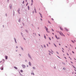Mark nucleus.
Instances as JSON below:
<instances>
[{
  "instance_id": "79ce46f5",
  "label": "nucleus",
  "mask_w": 76,
  "mask_h": 76,
  "mask_svg": "<svg viewBox=\"0 0 76 76\" xmlns=\"http://www.w3.org/2000/svg\"><path fill=\"white\" fill-rule=\"evenodd\" d=\"M62 50H64V48H62Z\"/></svg>"
},
{
  "instance_id": "6ab92c4d",
  "label": "nucleus",
  "mask_w": 76,
  "mask_h": 76,
  "mask_svg": "<svg viewBox=\"0 0 76 76\" xmlns=\"http://www.w3.org/2000/svg\"><path fill=\"white\" fill-rule=\"evenodd\" d=\"M55 37H56V38H57V35H55Z\"/></svg>"
},
{
  "instance_id": "49530a36",
  "label": "nucleus",
  "mask_w": 76,
  "mask_h": 76,
  "mask_svg": "<svg viewBox=\"0 0 76 76\" xmlns=\"http://www.w3.org/2000/svg\"><path fill=\"white\" fill-rule=\"evenodd\" d=\"M65 47H66V48H67V46H66Z\"/></svg>"
},
{
  "instance_id": "a878e982",
  "label": "nucleus",
  "mask_w": 76,
  "mask_h": 76,
  "mask_svg": "<svg viewBox=\"0 0 76 76\" xmlns=\"http://www.w3.org/2000/svg\"><path fill=\"white\" fill-rule=\"evenodd\" d=\"M49 39H50V40H51V38H49Z\"/></svg>"
},
{
  "instance_id": "2f4dec72",
  "label": "nucleus",
  "mask_w": 76,
  "mask_h": 76,
  "mask_svg": "<svg viewBox=\"0 0 76 76\" xmlns=\"http://www.w3.org/2000/svg\"><path fill=\"white\" fill-rule=\"evenodd\" d=\"M67 55H68V56H69V54H68L67 53Z\"/></svg>"
},
{
  "instance_id": "6e6d98bb",
  "label": "nucleus",
  "mask_w": 76,
  "mask_h": 76,
  "mask_svg": "<svg viewBox=\"0 0 76 76\" xmlns=\"http://www.w3.org/2000/svg\"><path fill=\"white\" fill-rule=\"evenodd\" d=\"M18 13H19V14H20V12H18Z\"/></svg>"
},
{
  "instance_id": "7ed1b4c3",
  "label": "nucleus",
  "mask_w": 76,
  "mask_h": 76,
  "mask_svg": "<svg viewBox=\"0 0 76 76\" xmlns=\"http://www.w3.org/2000/svg\"><path fill=\"white\" fill-rule=\"evenodd\" d=\"M22 66H23V67L24 69H25V68L26 67V66H25V65H22Z\"/></svg>"
},
{
  "instance_id": "c03bdc74",
  "label": "nucleus",
  "mask_w": 76,
  "mask_h": 76,
  "mask_svg": "<svg viewBox=\"0 0 76 76\" xmlns=\"http://www.w3.org/2000/svg\"><path fill=\"white\" fill-rule=\"evenodd\" d=\"M39 37H40V34H39Z\"/></svg>"
},
{
  "instance_id": "58836bf2",
  "label": "nucleus",
  "mask_w": 76,
  "mask_h": 76,
  "mask_svg": "<svg viewBox=\"0 0 76 76\" xmlns=\"http://www.w3.org/2000/svg\"><path fill=\"white\" fill-rule=\"evenodd\" d=\"M47 46H48V44H47Z\"/></svg>"
},
{
  "instance_id": "4c0bfd02",
  "label": "nucleus",
  "mask_w": 76,
  "mask_h": 76,
  "mask_svg": "<svg viewBox=\"0 0 76 76\" xmlns=\"http://www.w3.org/2000/svg\"><path fill=\"white\" fill-rule=\"evenodd\" d=\"M21 76H23L22 75L20 74Z\"/></svg>"
},
{
  "instance_id": "393cba45",
  "label": "nucleus",
  "mask_w": 76,
  "mask_h": 76,
  "mask_svg": "<svg viewBox=\"0 0 76 76\" xmlns=\"http://www.w3.org/2000/svg\"><path fill=\"white\" fill-rule=\"evenodd\" d=\"M31 2H32V3H33L34 2L33 1V0H31Z\"/></svg>"
},
{
  "instance_id": "7c9ffc66",
  "label": "nucleus",
  "mask_w": 76,
  "mask_h": 76,
  "mask_svg": "<svg viewBox=\"0 0 76 76\" xmlns=\"http://www.w3.org/2000/svg\"><path fill=\"white\" fill-rule=\"evenodd\" d=\"M15 43H17V42H16V41H15Z\"/></svg>"
},
{
  "instance_id": "0eeeda50",
  "label": "nucleus",
  "mask_w": 76,
  "mask_h": 76,
  "mask_svg": "<svg viewBox=\"0 0 76 76\" xmlns=\"http://www.w3.org/2000/svg\"><path fill=\"white\" fill-rule=\"evenodd\" d=\"M7 56H5V59H6V60H7V58H8Z\"/></svg>"
},
{
  "instance_id": "b1692460",
  "label": "nucleus",
  "mask_w": 76,
  "mask_h": 76,
  "mask_svg": "<svg viewBox=\"0 0 76 76\" xmlns=\"http://www.w3.org/2000/svg\"><path fill=\"white\" fill-rule=\"evenodd\" d=\"M72 53H73V54H75V52H73V51H72Z\"/></svg>"
},
{
  "instance_id": "4be33fe9",
  "label": "nucleus",
  "mask_w": 76,
  "mask_h": 76,
  "mask_svg": "<svg viewBox=\"0 0 76 76\" xmlns=\"http://www.w3.org/2000/svg\"><path fill=\"white\" fill-rule=\"evenodd\" d=\"M73 67H74V69H76V67H75V66H73Z\"/></svg>"
},
{
  "instance_id": "a211bd4d",
  "label": "nucleus",
  "mask_w": 76,
  "mask_h": 76,
  "mask_svg": "<svg viewBox=\"0 0 76 76\" xmlns=\"http://www.w3.org/2000/svg\"><path fill=\"white\" fill-rule=\"evenodd\" d=\"M20 72H22H22H23V70H20Z\"/></svg>"
},
{
  "instance_id": "603ef678",
  "label": "nucleus",
  "mask_w": 76,
  "mask_h": 76,
  "mask_svg": "<svg viewBox=\"0 0 76 76\" xmlns=\"http://www.w3.org/2000/svg\"><path fill=\"white\" fill-rule=\"evenodd\" d=\"M71 62V63H72L73 64V63L72 62Z\"/></svg>"
},
{
  "instance_id": "bf43d9fd",
  "label": "nucleus",
  "mask_w": 76,
  "mask_h": 76,
  "mask_svg": "<svg viewBox=\"0 0 76 76\" xmlns=\"http://www.w3.org/2000/svg\"><path fill=\"white\" fill-rule=\"evenodd\" d=\"M62 51H63V53H64V51H63V50H62Z\"/></svg>"
},
{
  "instance_id": "4d7b16f0",
  "label": "nucleus",
  "mask_w": 76,
  "mask_h": 76,
  "mask_svg": "<svg viewBox=\"0 0 76 76\" xmlns=\"http://www.w3.org/2000/svg\"><path fill=\"white\" fill-rule=\"evenodd\" d=\"M49 53H50V51H49Z\"/></svg>"
},
{
  "instance_id": "8fccbe9b",
  "label": "nucleus",
  "mask_w": 76,
  "mask_h": 76,
  "mask_svg": "<svg viewBox=\"0 0 76 76\" xmlns=\"http://www.w3.org/2000/svg\"><path fill=\"white\" fill-rule=\"evenodd\" d=\"M41 20H42V19L41 18Z\"/></svg>"
},
{
  "instance_id": "5701e85b",
  "label": "nucleus",
  "mask_w": 76,
  "mask_h": 76,
  "mask_svg": "<svg viewBox=\"0 0 76 76\" xmlns=\"http://www.w3.org/2000/svg\"><path fill=\"white\" fill-rule=\"evenodd\" d=\"M14 40H15V41H16V39L15 38Z\"/></svg>"
},
{
  "instance_id": "2eb2a0df",
  "label": "nucleus",
  "mask_w": 76,
  "mask_h": 76,
  "mask_svg": "<svg viewBox=\"0 0 76 76\" xmlns=\"http://www.w3.org/2000/svg\"><path fill=\"white\" fill-rule=\"evenodd\" d=\"M48 23H50V24H51V22H50V21H48Z\"/></svg>"
},
{
  "instance_id": "ddd939ff",
  "label": "nucleus",
  "mask_w": 76,
  "mask_h": 76,
  "mask_svg": "<svg viewBox=\"0 0 76 76\" xmlns=\"http://www.w3.org/2000/svg\"><path fill=\"white\" fill-rule=\"evenodd\" d=\"M63 69L64 70H66V68H65V67H64L63 68Z\"/></svg>"
},
{
  "instance_id": "9b49d317",
  "label": "nucleus",
  "mask_w": 76,
  "mask_h": 76,
  "mask_svg": "<svg viewBox=\"0 0 76 76\" xmlns=\"http://www.w3.org/2000/svg\"><path fill=\"white\" fill-rule=\"evenodd\" d=\"M34 10L35 13H37V11H36V9H34Z\"/></svg>"
},
{
  "instance_id": "de8ad7c7",
  "label": "nucleus",
  "mask_w": 76,
  "mask_h": 76,
  "mask_svg": "<svg viewBox=\"0 0 76 76\" xmlns=\"http://www.w3.org/2000/svg\"><path fill=\"white\" fill-rule=\"evenodd\" d=\"M26 6H28V4H26Z\"/></svg>"
},
{
  "instance_id": "f257e3e1",
  "label": "nucleus",
  "mask_w": 76,
  "mask_h": 76,
  "mask_svg": "<svg viewBox=\"0 0 76 76\" xmlns=\"http://www.w3.org/2000/svg\"><path fill=\"white\" fill-rule=\"evenodd\" d=\"M58 32L60 34V35H62V36L64 35L63 33H60V32L59 31Z\"/></svg>"
},
{
  "instance_id": "c9c22d12",
  "label": "nucleus",
  "mask_w": 76,
  "mask_h": 76,
  "mask_svg": "<svg viewBox=\"0 0 76 76\" xmlns=\"http://www.w3.org/2000/svg\"><path fill=\"white\" fill-rule=\"evenodd\" d=\"M56 53H57V54H58V52H56Z\"/></svg>"
},
{
  "instance_id": "052dcab7",
  "label": "nucleus",
  "mask_w": 76,
  "mask_h": 76,
  "mask_svg": "<svg viewBox=\"0 0 76 76\" xmlns=\"http://www.w3.org/2000/svg\"><path fill=\"white\" fill-rule=\"evenodd\" d=\"M74 59H75V60H76V59H75V58H74Z\"/></svg>"
},
{
  "instance_id": "a18cd8bd",
  "label": "nucleus",
  "mask_w": 76,
  "mask_h": 76,
  "mask_svg": "<svg viewBox=\"0 0 76 76\" xmlns=\"http://www.w3.org/2000/svg\"><path fill=\"white\" fill-rule=\"evenodd\" d=\"M21 49H22V50H23V49L22 48H21Z\"/></svg>"
},
{
  "instance_id": "37998d69",
  "label": "nucleus",
  "mask_w": 76,
  "mask_h": 76,
  "mask_svg": "<svg viewBox=\"0 0 76 76\" xmlns=\"http://www.w3.org/2000/svg\"><path fill=\"white\" fill-rule=\"evenodd\" d=\"M26 2H27V0H26Z\"/></svg>"
},
{
  "instance_id": "4468645a",
  "label": "nucleus",
  "mask_w": 76,
  "mask_h": 76,
  "mask_svg": "<svg viewBox=\"0 0 76 76\" xmlns=\"http://www.w3.org/2000/svg\"><path fill=\"white\" fill-rule=\"evenodd\" d=\"M72 42H73V43H75V42H74V41H73V40H72Z\"/></svg>"
},
{
  "instance_id": "680f3d73",
  "label": "nucleus",
  "mask_w": 76,
  "mask_h": 76,
  "mask_svg": "<svg viewBox=\"0 0 76 76\" xmlns=\"http://www.w3.org/2000/svg\"><path fill=\"white\" fill-rule=\"evenodd\" d=\"M52 34H53V35H54V33H53Z\"/></svg>"
},
{
  "instance_id": "423d86ee",
  "label": "nucleus",
  "mask_w": 76,
  "mask_h": 76,
  "mask_svg": "<svg viewBox=\"0 0 76 76\" xmlns=\"http://www.w3.org/2000/svg\"><path fill=\"white\" fill-rule=\"evenodd\" d=\"M60 29L61 30H62V31H63V29L61 27H60Z\"/></svg>"
},
{
  "instance_id": "9d476101",
  "label": "nucleus",
  "mask_w": 76,
  "mask_h": 76,
  "mask_svg": "<svg viewBox=\"0 0 76 76\" xmlns=\"http://www.w3.org/2000/svg\"><path fill=\"white\" fill-rule=\"evenodd\" d=\"M28 10H29V6H28Z\"/></svg>"
},
{
  "instance_id": "f3484780",
  "label": "nucleus",
  "mask_w": 76,
  "mask_h": 76,
  "mask_svg": "<svg viewBox=\"0 0 76 76\" xmlns=\"http://www.w3.org/2000/svg\"><path fill=\"white\" fill-rule=\"evenodd\" d=\"M33 4V2H32V3H31V6H32Z\"/></svg>"
},
{
  "instance_id": "69168bd1",
  "label": "nucleus",
  "mask_w": 76,
  "mask_h": 76,
  "mask_svg": "<svg viewBox=\"0 0 76 76\" xmlns=\"http://www.w3.org/2000/svg\"><path fill=\"white\" fill-rule=\"evenodd\" d=\"M31 74L32 75V73H31Z\"/></svg>"
},
{
  "instance_id": "e433bc0d",
  "label": "nucleus",
  "mask_w": 76,
  "mask_h": 76,
  "mask_svg": "<svg viewBox=\"0 0 76 76\" xmlns=\"http://www.w3.org/2000/svg\"><path fill=\"white\" fill-rule=\"evenodd\" d=\"M5 15H6V16H7V14H5Z\"/></svg>"
},
{
  "instance_id": "774afa93",
  "label": "nucleus",
  "mask_w": 76,
  "mask_h": 76,
  "mask_svg": "<svg viewBox=\"0 0 76 76\" xmlns=\"http://www.w3.org/2000/svg\"><path fill=\"white\" fill-rule=\"evenodd\" d=\"M49 54L50 55V53H49Z\"/></svg>"
},
{
  "instance_id": "0e129e2a",
  "label": "nucleus",
  "mask_w": 76,
  "mask_h": 76,
  "mask_svg": "<svg viewBox=\"0 0 76 76\" xmlns=\"http://www.w3.org/2000/svg\"><path fill=\"white\" fill-rule=\"evenodd\" d=\"M69 58H70V57H69Z\"/></svg>"
},
{
  "instance_id": "aec40b11",
  "label": "nucleus",
  "mask_w": 76,
  "mask_h": 76,
  "mask_svg": "<svg viewBox=\"0 0 76 76\" xmlns=\"http://www.w3.org/2000/svg\"><path fill=\"white\" fill-rule=\"evenodd\" d=\"M2 68H1V70H3V67H2Z\"/></svg>"
},
{
  "instance_id": "c85d7f7f",
  "label": "nucleus",
  "mask_w": 76,
  "mask_h": 76,
  "mask_svg": "<svg viewBox=\"0 0 76 76\" xmlns=\"http://www.w3.org/2000/svg\"><path fill=\"white\" fill-rule=\"evenodd\" d=\"M39 15H41V14L40 12H39Z\"/></svg>"
},
{
  "instance_id": "412c9836",
  "label": "nucleus",
  "mask_w": 76,
  "mask_h": 76,
  "mask_svg": "<svg viewBox=\"0 0 76 76\" xmlns=\"http://www.w3.org/2000/svg\"><path fill=\"white\" fill-rule=\"evenodd\" d=\"M44 37H45V38H46V37L45 36V35H44Z\"/></svg>"
},
{
  "instance_id": "f03ea898",
  "label": "nucleus",
  "mask_w": 76,
  "mask_h": 76,
  "mask_svg": "<svg viewBox=\"0 0 76 76\" xmlns=\"http://www.w3.org/2000/svg\"><path fill=\"white\" fill-rule=\"evenodd\" d=\"M45 28L47 32H49L48 31V28H47L46 27H45Z\"/></svg>"
},
{
  "instance_id": "5fc2aeb1",
  "label": "nucleus",
  "mask_w": 76,
  "mask_h": 76,
  "mask_svg": "<svg viewBox=\"0 0 76 76\" xmlns=\"http://www.w3.org/2000/svg\"><path fill=\"white\" fill-rule=\"evenodd\" d=\"M27 67H28V65H27Z\"/></svg>"
},
{
  "instance_id": "c756f323",
  "label": "nucleus",
  "mask_w": 76,
  "mask_h": 76,
  "mask_svg": "<svg viewBox=\"0 0 76 76\" xmlns=\"http://www.w3.org/2000/svg\"><path fill=\"white\" fill-rule=\"evenodd\" d=\"M52 31H54V30H53V29H52Z\"/></svg>"
},
{
  "instance_id": "20e7f679",
  "label": "nucleus",
  "mask_w": 76,
  "mask_h": 76,
  "mask_svg": "<svg viewBox=\"0 0 76 76\" xmlns=\"http://www.w3.org/2000/svg\"><path fill=\"white\" fill-rule=\"evenodd\" d=\"M64 29L66 30V31H69V30L66 28H65Z\"/></svg>"
},
{
  "instance_id": "1a4fd4ad",
  "label": "nucleus",
  "mask_w": 76,
  "mask_h": 76,
  "mask_svg": "<svg viewBox=\"0 0 76 76\" xmlns=\"http://www.w3.org/2000/svg\"><path fill=\"white\" fill-rule=\"evenodd\" d=\"M29 64L30 65V66H31V62H29Z\"/></svg>"
},
{
  "instance_id": "f704fd0d",
  "label": "nucleus",
  "mask_w": 76,
  "mask_h": 76,
  "mask_svg": "<svg viewBox=\"0 0 76 76\" xmlns=\"http://www.w3.org/2000/svg\"><path fill=\"white\" fill-rule=\"evenodd\" d=\"M52 20H54V19H53V18H52Z\"/></svg>"
},
{
  "instance_id": "e2e57ef3",
  "label": "nucleus",
  "mask_w": 76,
  "mask_h": 76,
  "mask_svg": "<svg viewBox=\"0 0 76 76\" xmlns=\"http://www.w3.org/2000/svg\"><path fill=\"white\" fill-rule=\"evenodd\" d=\"M16 52H17V51H18V50H16Z\"/></svg>"
},
{
  "instance_id": "09e8293b",
  "label": "nucleus",
  "mask_w": 76,
  "mask_h": 76,
  "mask_svg": "<svg viewBox=\"0 0 76 76\" xmlns=\"http://www.w3.org/2000/svg\"><path fill=\"white\" fill-rule=\"evenodd\" d=\"M59 45H61L60 44H59Z\"/></svg>"
},
{
  "instance_id": "cd10ccee",
  "label": "nucleus",
  "mask_w": 76,
  "mask_h": 76,
  "mask_svg": "<svg viewBox=\"0 0 76 76\" xmlns=\"http://www.w3.org/2000/svg\"><path fill=\"white\" fill-rule=\"evenodd\" d=\"M32 74H33V75H35V74H34V72H33V73H32Z\"/></svg>"
},
{
  "instance_id": "f8f14e48",
  "label": "nucleus",
  "mask_w": 76,
  "mask_h": 76,
  "mask_svg": "<svg viewBox=\"0 0 76 76\" xmlns=\"http://www.w3.org/2000/svg\"><path fill=\"white\" fill-rule=\"evenodd\" d=\"M54 45H55V47H57V46L56 45V44L54 43Z\"/></svg>"
},
{
  "instance_id": "39448f33",
  "label": "nucleus",
  "mask_w": 76,
  "mask_h": 76,
  "mask_svg": "<svg viewBox=\"0 0 76 76\" xmlns=\"http://www.w3.org/2000/svg\"><path fill=\"white\" fill-rule=\"evenodd\" d=\"M14 68H15V69H18V68L14 66Z\"/></svg>"
},
{
  "instance_id": "bb28decb",
  "label": "nucleus",
  "mask_w": 76,
  "mask_h": 76,
  "mask_svg": "<svg viewBox=\"0 0 76 76\" xmlns=\"http://www.w3.org/2000/svg\"><path fill=\"white\" fill-rule=\"evenodd\" d=\"M33 69H35V67H33Z\"/></svg>"
},
{
  "instance_id": "ea45409f",
  "label": "nucleus",
  "mask_w": 76,
  "mask_h": 76,
  "mask_svg": "<svg viewBox=\"0 0 76 76\" xmlns=\"http://www.w3.org/2000/svg\"><path fill=\"white\" fill-rule=\"evenodd\" d=\"M24 3V1H23V4Z\"/></svg>"
},
{
  "instance_id": "3c124183",
  "label": "nucleus",
  "mask_w": 76,
  "mask_h": 76,
  "mask_svg": "<svg viewBox=\"0 0 76 76\" xmlns=\"http://www.w3.org/2000/svg\"><path fill=\"white\" fill-rule=\"evenodd\" d=\"M63 64H64V62H62Z\"/></svg>"
},
{
  "instance_id": "338daca9",
  "label": "nucleus",
  "mask_w": 76,
  "mask_h": 76,
  "mask_svg": "<svg viewBox=\"0 0 76 76\" xmlns=\"http://www.w3.org/2000/svg\"><path fill=\"white\" fill-rule=\"evenodd\" d=\"M57 32H58V31H56Z\"/></svg>"
},
{
  "instance_id": "473e14b6",
  "label": "nucleus",
  "mask_w": 76,
  "mask_h": 76,
  "mask_svg": "<svg viewBox=\"0 0 76 76\" xmlns=\"http://www.w3.org/2000/svg\"><path fill=\"white\" fill-rule=\"evenodd\" d=\"M18 48V46H16V48Z\"/></svg>"
},
{
  "instance_id": "72a5a7b5",
  "label": "nucleus",
  "mask_w": 76,
  "mask_h": 76,
  "mask_svg": "<svg viewBox=\"0 0 76 76\" xmlns=\"http://www.w3.org/2000/svg\"><path fill=\"white\" fill-rule=\"evenodd\" d=\"M19 56H21V54H19Z\"/></svg>"
},
{
  "instance_id": "dca6fc26",
  "label": "nucleus",
  "mask_w": 76,
  "mask_h": 76,
  "mask_svg": "<svg viewBox=\"0 0 76 76\" xmlns=\"http://www.w3.org/2000/svg\"><path fill=\"white\" fill-rule=\"evenodd\" d=\"M40 16L42 18V15H40Z\"/></svg>"
},
{
  "instance_id": "13d9d810",
  "label": "nucleus",
  "mask_w": 76,
  "mask_h": 76,
  "mask_svg": "<svg viewBox=\"0 0 76 76\" xmlns=\"http://www.w3.org/2000/svg\"><path fill=\"white\" fill-rule=\"evenodd\" d=\"M1 62H2V61H0V63H1Z\"/></svg>"
},
{
  "instance_id": "a19ab883",
  "label": "nucleus",
  "mask_w": 76,
  "mask_h": 76,
  "mask_svg": "<svg viewBox=\"0 0 76 76\" xmlns=\"http://www.w3.org/2000/svg\"><path fill=\"white\" fill-rule=\"evenodd\" d=\"M44 47H45V45H44Z\"/></svg>"
},
{
  "instance_id": "6e6552de",
  "label": "nucleus",
  "mask_w": 76,
  "mask_h": 76,
  "mask_svg": "<svg viewBox=\"0 0 76 76\" xmlns=\"http://www.w3.org/2000/svg\"><path fill=\"white\" fill-rule=\"evenodd\" d=\"M28 56L30 58H31V56H30V55L29 54H28Z\"/></svg>"
},
{
  "instance_id": "864d4df0",
  "label": "nucleus",
  "mask_w": 76,
  "mask_h": 76,
  "mask_svg": "<svg viewBox=\"0 0 76 76\" xmlns=\"http://www.w3.org/2000/svg\"><path fill=\"white\" fill-rule=\"evenodd\" d=\"M75 72H76V69H75Z\"/></svg>"
}]
</instances>
